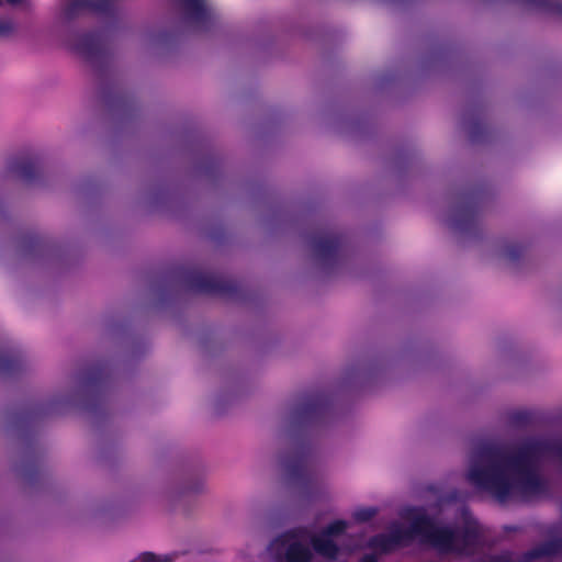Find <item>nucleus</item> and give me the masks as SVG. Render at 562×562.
I'll return each mask as SVG.
<instances>
[{
  "label": "nucleus",
  "instance_id": "7ed1b4c3",
  "mask_svg": "<svg viewBox=\"0 0 562 562\" xmlns=\"http://www.w3.org/2000/svg\"><path fill=\"white\" fill-rule=\"evenodd\" d=\"M346 529L347 522L345 520H336L331 522L322 533L312 539L314 550L327 559L335 558L338 549L334 541V537L344 532Z\"/></svg>",
  "mask_w": 562,
  "mask_h": 562
},
{
  "label": "nucleus",
  "instance_id": "39448f33",
  "mask_svg": "<svg viewBox=\"0 0 562 562\" xmlns=\"http://www.w3.org/2000/svg\"><path fill=\"white\" fill-rule=\"evenodd\" d=\"M520 254V247L514 244L504 245L497 249V257L504 263L514 262L519 257Z\"/></svg>",
  "mask_w": 562,
  "mask_h": 562
},
{
  "label": "nucleus",
  "instance_id": "9d476101",
  "mask_svg": "<svg viewBox=\"0 0 562 562\" xmlns=\"http://www.w3.org/2000/svg\"><path fill=\"white\" fill-rule=\"evenodd\" d=\"M554 551H555L554 549H552V548H548V549H544V550H542V551H540V552L535 553L533 555L551 554V553H553Z\"/></svg>",
  "mask_w": 562,
  "mask_h": 562
},
{
  "label": "nucleus",
  "instance_id": "f03ea898",
  "mask_svg": "<svg viewBox=\"0 0 562 562\" xmlns=\"http://www.w3.org/2000/svg\"><path fill=\"white\" fill-rule=\"evenodd\" d=\"M401 521L391 525L386 533L373 538L369 547L372 553L360 562H376V554L417 540L441 553H468L477 540V525L463 512L456 530L440 526L430 515L418 507H404Z\"/></svg>",
  "mask_w": 562,
  "mask_h": 562
},
{
  "label": "nucleus",
  "instance_id": "1a4fd4ad",
  "mask_svg": "<svg viewBox=\"0 0 562 562\" xmlns=\"http://www.w3.org/2000/svg\"><path fill=\"white\" fill-rule=\"evenodd\" d=\"M11 30V26L8 22L0 21V35L8 33Z\"/></svg>",
  "mask_w": 562,
  "mask_h": 562
},
{
  "label": "nucleus",
  "instance_id": "20e7f679",
  "mask_svg": "<svg viewBox=\"0 0 562 562\" xmlns=\"http://www.w3.org/2000/svg\"><path fill=\"white\" fill-rule=\"evenodd\" d=\"M288 544L286 559L289 562H307L312 557L311 550L301 538H292L285 541Z\"/></svg>",
  "mask_w": 562,
  "mask_h": 562
},
{
  "label": "nucleus",
  "instance_id": "f257e3e1",
  "mask_svg": "<svg viewBox=\"0 0 562 562\" xmlns=\"http://www.w3.org/2000/svg\"><path fill=\"white\" fill-rule=\"evenodd\" d=\"M544 445L528 443L518 450L483 449L469 460L467 480L499 499L532 493L538 485L536 460Z\"/></svg>",
  "mask_w": 562,
  "mask_h": 562
},
{
  "label": "nucleus",
  "instance_id": "6e6552de",
  "mask_svg": "<svg viewBox=\"0 0 562 562\" xmlns=\"http://www.w3.org/2000/svg\"><path fill=\"white\" fill-rule=\"evenodd\" d=\"M169 558L167 557H161V555H156L151 552H144V553H140L137 558H136V562H169Z\"/></svg>",
  "mask_w": 562,
  "mask_h": 562
},
{
  "label": "nucleus",
  "instance_id": "423d86ee",
  "mask_svg": "<svg viewBox=\"0 0 562 562\" xmlns=\"http://www.w3.org/2000/svg\"><path fill=\"white\" fill-rule=\"evenodd\" d=\"M378 514V508L372 506H360L353 509L351 517L353 520L358 522H364L373 517H375Z\"/></svg>",
  "mask_w": 562,
  "mask_h": 562
},
{
  "label": "nucleus",
  "instance_id": "0eeeda50",
  "mask_svg": "<svg viewBox=\"0 0 562 562\" xmlns=\"http://www.w3.org/2000/svg\"><path fill=\"white\" fill-rule=\"evenodd\" d=\"M192 15L199 16L207 11L206 0H179Z\"/></svg>",
  "mask_w": 562,
  "mask_h": 562
}]
</instances>
